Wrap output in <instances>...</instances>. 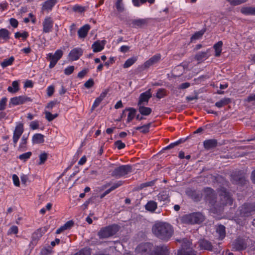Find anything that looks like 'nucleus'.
Instances as JSON below:
<instances>
[{
  "mask_svg": "<svg viewBox=\"0 0 255 255\" xmlns=\"http://www.w3.org/2000/svg\"><path fill=\"white\" fill-rule=\"evenodd\" d=\"M151 231L156 237L164 241H168L174 233L173 228L170 224L161 221L156 222L152 226Z\"/></svg>",
  "mask_w": 255,
  "mask_h": 255,
  "instance_id": "1",
  "label": "nucleus"
},
{
  "mask_svg": "<svg viewBox=\"0 0 255 255\" xmlns=\"http://www.w3.org/2000/svg\"><path fill=\"white\" fill-rule=\"evenodd\" d=\"M119 230V226L116 224H113L102 228L98 233L100 239L108 238L115 235Z\"/></svg>",
  "mask_w": 255,
  "mask_h": 255,
  "instance_id": "2",
  "label": "nucleus"
},
{
  "mask_svg": "<svg viewBox=\"0 0 255 255\" xmlns=\"http://www.w3.org/2000/svg\"><path fill=\"white\" fill-rule=\"evenodd\" d=\"M204 216L200 212H195L188 215H186L183 218L184 223L194 224H199L204 221Z\"/></svg>",
  "mask_w": 255,
  "mask_h": 255,
  "instance_id": "3",
  "label": "nucleus"
},
{
  "mask_svg": "<svg viewBox=\"0 0 255 255\" xmlns=\"http://www.w3.org/2000/svg\"><path fill=\"white\" fill-rule=\"evenodd\" d=\"M131 166L129 165H121L113 171L111 175L116 178H120L131 172Z\"/></svg>",
  "mask_w": 255,
  "mask_h": 255,
  "instance_id": "4",
  "label": "nucleus"
},
{
  "mask_svg": "<svg viewBox=\"0 0 255 255\" xmlns=\"http://www.w3.org/2000/svg\"><path fill=\"white\" fill-rule=\"evenodd\" d=\"M198 244L200 250L213 252L216 254H218L220 252V248L214 247L211 242L205 239H201L199 240L198 242Z\"/></svg>",
  "mask_w": 255,
  "mask_h": 255,
  "instance_id": "5",
  "label": "nucleus"
},
{
  "mask_svg": "<svg viewBox=\"0 0 255 255\" xmlns=\"http://www.w3.org/2000/svg\"><path fill=\"white\" fill-rule=\"evenodd\" d=\"M239 211L240 216L242 217H248L251 216L252 213L255 211V202L245 203L240 207Z\"/></svg>",
  "mask_w": 255,
  "mask_h": 255,
  "instance_id": "6",
  "label": "nucleus"
},
{
  "mask_svg": "<svg viewBox=\"0 0 255 255\" xmlns=\"http://www.w3.org/2000/svg\"><path fill=\"white\" fill-rule=\"evenodd\" d=\"M231 181L233 184L244 185L246 183L245 175L241 171L233 173L231 174Z\"/></svg>",
  "mask_w": 255,
  "mask_h": 255,
  "instance_id": "7",
  "label": "nucleus"
},
{
  "mask_svg": "<svg viewBox=\"0 0 255 255\" xmlns=\"http://www.w3.org/2000/svg\"><path fill=\"white\" fill-rule=\"evenodd\" d=\"M63 54V51L58 49L57 50L54 54L49 53L47 55V59L50 61L49 68H53L58 60L62 57Z\"/></svg>",
  "mask_w": 255,
  "mask_h": 255,
  "instance_id": "8",
  "label": "nucleus"
},
{
  "mask_svg": "<svg viewBox=\"0 0 255 255\" xmlns=\"http://www.w3.org/2000/svg\"><path fill=\"white\" fill-rule=\"evenodd\" d=\"M205 200L208 202L211 206H216V195L215 191L210 188H208L205 190Z\"/></svg>",
  "mask_w": 255,
  "mask_h": 255,
  "instance_id": "9",
  "label": "nucleus"
},
{
  "mask_svg": "<svg viewBox=\"0 0 255 255\" xmlns=\"http://www.w3.org/2000/svg\"><path fill=\"white\" fill-rule=\"evenodd\" d=\"M152 245L146 243L139 245L136 248V251L142 255H150L152 253Z\"/></svg>",
  "mask_w": 255,
  "mask_h": 255,
  "instance_id": "10",
  "label": "nucleus"
},
{
  "mask_svg": "<svg viewBox=\"0 0 255 255\" xmlns=\"http://www.w3.org/2000/svg\"><path fill=\"white\" fill-rule=\"evenodd\" d=\"M233 248L236 251L245 250L248 246L246 240L241 238H237L233 243Z\"/></svg>",
  "mask_w": 255,
  "mask_h": 255,
  "instance_id": "11",
  "label": "nucleus"
},
{
  "mask_svg": "<svg viewBox=\"0 0 255 255\" xmlns=\"http://www.w3.org/2000/svg\"><path fill=\"white\" fill-rule=\"evenodd\" d=\"M27 101H31V99L30 98L27 97L25 96L13 97L10 99L9 106L10 107L11 105L16 106L21 105Z\"/></svg>",
  "mask_w": 255,
  "mask_h": 255,
  "instance_id": "12",
  "label": "nucleus"
},
{
  "mask_svg": "<svg viewBox=\"0 0 255 255\" xmlns=\"http://www.w3.org/2000/svg\"><path fill=\"white\" fill-rule=\"evenodd\" d=\"M169 250L167 246L164 245L155 246L150 255H168Z\"/></svg>",
  "mask_w": 255,
  "mask_h": 255,
  "instance_id": "13",
  "label": "nucleus"
},
{
  "mask_svg": "<svg viewBox=\"0 0 255 255\" xmlns=\"http://www.w3.org/2000/svg\"><path fill=\"white\" fill-rule=\"evenodd\" d=\"M24 131L23 125L21 123H19L15 128V129L13 132V142L14 143V145L15 146V144L17 142L20 136L22 134Z\"/></svg>",
  "mask_w": 255,
  "mask_h": 255,
  "instance_id": "14",
  "label": "nucleus"
},
{
  "mask_svg": "<svg viewBox=\"0 0 255 255\" xmlns=\"http://www.w3.org/2000/svg\"><path fill=\"white\" fill-rule=\"evenodd\" d=\"M220 207L226 205H231L233 204V199L228 193L225 192L220 195Z\"/></svg>",
  "mask_w": 255,
  "mask_h": 255,
  "instance_id": "15",
  "label": "nucleus"
},
{
  "mask_svg": "<svg viewBox=\"0 0 255 255\" xmlns=\"http://www.w3.org/2000/svg\"><path fill=\"white\" fill-rule=\"evenodd\" d=\"M82 54L83 50L81 48H75L70 51L68 57L70 60L75 61L78 60Z\"/></svg>",
  "mask_w": 255,
  "mask_h": 255,
  "instance_id": "16",
  "label": "nucleus"
},
{
  "mask_svg": "<svg viewBox=\"0 0 255 255\" xmlns=\"http://www.w3.org/2000/svg\"><path fill=\"white\" fill-rule=\"evenodd\" d=\"M42 24L43 32L49 33L51 31L53 27V21L50 17H46Z\"/></svg>",
  "mask_w": 255,
  "mask_h": 255,
  "instance_id": "17",
  "label": "nucleus"
},
{
  "mask_svg": "<svg viewBox=\"0 0 255 255\" xmlns=\"http://www.w3.org/2000/svg\"><path fill=\"white\" fill-rule=\"evenodd\" d=\"M46 231L47 228L46 227L40 228L36 230L32 234V242H36Z\"/></svg>",
  "mask_w": 255,
  "mask_h": 255,
  "instance_id": "18",
  "label": "nucleus"
},
{
  "mask_svg": "<svg viewBox=\"0 0 255 255\" xmlns=\"http://www.w3.org/2000/svg\"><path fill=\"white\" fill-rule=\"evenodd\" d=\"M152 97L151 89H149L144 93H141L139 97L138 106L141 105L144 102L147 103L149 99Z\"/></svg>",
  "mask_w": 255,
  "mask_h": 255,
  "instance_id": "19",
  "label": "nucleus"
},
{
  "mask_svg": "<svg viewBox=\"0 0 255 255\" xmlns=\"http://www.w3.org/2000/svg\"><path fill=\"white\" fill-rule=\"evenodd\" d=\"M204 147L207 150H210L216 147L218 145V142L216 139H209L203 142Z\"/></svg>",
  "mask_w": 255,
  "mask_h": 255,
  "instance_id": "20",
  "label": "nucleus"
},
{
  "mask_svg": "<svg viewBox=\"0 0 255 255\" xmlns=\"http://www.w3.org/2000/svg\"><path fill=\"white\" fill-rule=\"evenodd\" d=\"M130 23H129L132 27H142L148 23L147 19H133L130 21Z\"/></svg>",
  "mask_w": 255,
  "mask_h": 255,
  "instance_id": "21",
  "label": "nucleus"
},
{
  "mask_svg": "<svg viewBox=\"0 0 255 255\" xmlns=\"http://www.w3.org/2000/svg\"><path fill=\"white\" fill-rule=\"evenodd\" d=\"M90 29V26L89 24H85L81 27L78 31L79 37L80 38L86 37Z\"/></svg>",
  "mask_w": 255,
  "mask_h": 255,
  "instance_id": "22",
  "label": "nucleus"
},
{
  "mask_svg": "<svg viewBox=\"0 0 255 255\" xmlns=\"http://www.w3.org/2000/svg\"><path fill=\"white\" fill-rule=\"evenodd\" d=\"M57 0H48L44 2L42 4V10H51L52 7L57 3Z\"/></svg>",
  "mask_w": 255,
  "mask_h": 255,
  "instance_id": "23",
  "label": "nucleus"
},
{
  "mask_svg": "<svg viewBox=\"0 0 255 255\" xmlns=\"http://www.w3.org/2000/svg\"><path fill=\"white\" fill-rule=\"evenodd\" d=\"M216 231L219 235L220 240L223 239L226 236L225 227L223 225H219L216 228Z\"/></svg>",
  "mask_w": 255,
  "mask_h": 255,
  "instance_id": "24",
  "label": "nucleus"
},
{
  "mask_svg": "<svg viewBox=\"0 0 255 255\" xmlns=\"http://www.w3.org/2000/svg\"><path fill=\"white\" fill-rule=\"evenodd\" d=\"M32 141L34 144H39L44 141V135L41 133H36L32 136Z\"/></svg>",
  "mask_w": 255,
  "mask_h": 255,
  "instance_id": "25",
  "label": "nucleus"
},
{
  "mask_svg": "<svg viewBox=\"0 0 255 255\" xmlns=\"http://www.w3.org/2000/svg\"><path fill=\"white\" fill-rule=\"evenodd\" d=\"M241 11L242 13L246 15H255V7H243Z\"/></svg>",
  "mask_w": 255,
  "mask_h": 255,
  "instance_id": "26",
  "label": "nucleus"
},
{
  "mask_svg": "<svg viewBox=\"0 0 255 255\" xmlns=\"http://www.w3.org/2000/svg\"><path fill=\"white\" fill-rule=\"evenodd\" d=\"M156 202L154 201H149L145 206V209L149 212H153L157 208Z\"/></svg>",
  "mask_w": 255,
  "mask_h": 255,
  "instance_id": "27",
  "label": "nucleus"
},
{
  "mask_svg": "<svg viewBox=\"0 0 255 255\" xmlns=\"http://www.w3.org/2000/svg\"><path fill=\"white\" fill-rule=\"evenodd\" d=\"M125 111L129 112L128 116L127 122L129 123L135 117H136V110L132 108H128L126 109Z\"/></svg>",
  "mask_w": 255,
  "mask_h": 255,
  "instance_id": "28",
  "label": "nucleus"
},
{
  "mask_svg": "<svg viewBox=\"0 0 255 255\" xmlns=\"http://www.w3.org/2000/svg\"><path fill=\"white\" fill-rule=\"evenodd\" d=\"M138 111L142 116H148L152 112V109L149 107H146L141 105L138 106Z\"/></svg>",
  "mask_w": 255,
  "mask_h": 255,
  "instance_id": "29",
  "label": "nucleus"
},
{
  "mask_svg": "<svg viewBox=\"0 0 255 255\" xmlns=\"http://www.w3.org/2000/svg\"><path fill=\"white\" fill-rule=\"evenodd\" d=\"M209 50H207L205 52H199L197 53L195 56V58L197 61H202L204 59L208 58L209 56Z\"/></svg>",
  "mask_w": 255,
  "mask_h": 255,
  "instance_id": "30",
  "label": "nucleus"
},
{
  "mask_svg": "<svg viewBox=\"0 0 255 255\" xmlns=\"http://www.w3.org/2000/svg\"><path fill=\"white\" fill-rule=\"evenodd\" d=\"M231 103V99L229 98H225L222 99L219 101L215 103V106L218 108H222L226 105H227L229 103Z\"/></svg>",
  "mask_w": 255,
  "mask_h": 255,
  "instance_id": "31",
  "label": "nucleus"
},
{
  "mask_svg": "<svg viewBox=\"0 0 255 255\" xmlns=\"http://www.w3.org/2000/svg\"><path fill=\"white\" fill-rule=\"evenodd\" d=\"M223 44V43L222 41H219L214 44L213 47L215 50V56L216 57H219L221 55Z\"/></svg>",
  "mask_w": 255,
  "mask_h": 255,
  "instance_id": "32",
  "label": "nucleus"
},
{
  "mask_svg": "<svg viewBox=\"0 0 255 255\" xmlns=\"http://www.w3.org/2000/svg\"><path fill=\"white\" fill-rule=\"evenodd\" d=\"M177 255H196V252L193 248L188 249V250H179Z\"/></svg>",
  "mask_w": 255,
  "mask_h": 255,
  "instance_id": "33",
  "label": "nucleus"
},
{
  "mask_svg": "<svg viewBox=\"0 0 255 255\" xmlns=\"http://www.w3.org/2000/svg\"><path fill=\"white\" fill-rule=\"evenodd\" d=\"M12 87H8L7 91L11 93H15L19 91V84L17 81H14L12 83Z\"/></svg>",
  "mask_w": 255,
  "mask_h": 255,
  "instance_id": "34",
  "label": "nucleus"
},
{
  "mask_svg": "<svg viewBox=\"0 0 255 255\" xmlns=\"http://www.w3.org/2000/svg\"><path fill=\"white\" fill-rule=\"evenodd\" d=\"M206 31V29H202L200 31L196 32L191 37L190 41L191 42H192L194 40L199 39L200 38L202 37L203 35L204 34V33Z\"/></svg>",
  "mask_w": 255,
  "mask_h": 255,
  "instance_id": "35",
  "label": "nucleus"
},
{
  "mask_svg": "<svg viewBox=\"0 0 255 255\" xmlns=\"http://www.w3.org/2000/svg\"><path fill=\"white\" fill-rule=\"evenodd\" d=\"M151 125V123H149L148 124L144 125L142 126L135 127L134 128L136 130H140V132L142 133H146L149 131Z\"/></svg>",
  "mask_w": 255,
  "mask_h": 255,
  "instance_id": "36",
  "label": "nucleus"
},
{
  "mask_svg": "<svg viewBox=\"0 0 255 255\" xmlns=\"http://www.w3.org/2000/svg\"><path fill=\"white\" fill-rule=\"evenodd\" d=\"M169 197L168 194L166 191H161L157 195L158 200L160 201H168Z\"/></svg>",
  "mask_w": 255,
  "mask_h": 255,
  "instance_id": "37",
  "label": "nucleus"
},
{
  "mask_svg": "<svg viewBox=\"0 0 255 255\" xmlns=\"http://www.w3.org/2000/svg\"><path fill=\"white\" fill-rule=\"evenodd\" d=\"M137 60V58L136 56L132 57L131 58L127 59L123 65L124 68H127L133 65Z\"/></svg>",
  "mask_w": 255,
  "mask_h": 255,
  "instance_id": "38",
  "label": "nucleus"
},
{
  "mask_svg": "<svg viewBox=\"0 0 255 255\" xmlns=\"http://www.w3.org/2000/svg\"><path fill=\"white\" fill-rule=\"evenodd\" d=\"M93 51L94 52H98L102 51L104 48V45H102L98 41H95L92 45Z\"/></svg>",
  "mask_w": 255,
  "mask_h": 255,
  "instance_id": "39",
  "label": "nucleus"
},
{
  "mask_svg": "<svg viewBox=\"0 0 255 255\" xmlns=\"http://www.w3.org/2000/svg\"><path fill=\"white\" fill-rule=\"evenodd\" d=\"M10 32L9 31L5 28H1L0 29V38L7 40L9 38Z\"/></svg>",
  "mask_w": 255,
  "mask_h": 255,
  "instance_id": "40",
  "label": "nucleus"
},
{
  "mask_svg": "<svg viewBox=\"0 0 255 255\" xmlns=\"http://www.w3.org/2000/svg\"><path fill=\"white\" fill-rule=\"evenodd\" d=\"M14 57L11 56L8 59H4L0 64L2 68H5L8 66L11 65L14 61Z\"/></svg>",
  "mask_w": 255,
  "mask_h": 255,
  "instance_id": "41",
  "label": "nucleus"
},
{
  "mask_svg": "<svg viewBox=\"0 0 255 255\" xmlns=\"http://www.w3.org/2000/svg\"><path fill=\"white\" fill-rule=\"evenodd\" d=\"M91 254V250L90 248L86 247L82 249H81L80 251H79L78 252L75 253L73 255H90Z\"/></svg>",
  "mask_w": 255,
  "mask_h": 255,
  "instance_id": "42",
  "label": "nucleus"
},
{
  "mask_svg": "<svg viewBox=\"0 0 255 255\" xmlns=\"http://www.w3.org/2000/svg\"><path fill=\"white\" fill-rule=\"evenodd\" d=\"M27 137L23 135L22 137L20 144L18 147V150L23 151L26 150V144L27 143Z\"/></svg>",
  "mask_w": 255,
  "mask_h": 255,
  "instance_id": "43",
  "label": "nucleus"
},
{
  "mask_svg": "<svg viewBox=\"0 0 255 255\" xmlns=\"http://www.w3.org/2000/svg\"><path fill=\"white\" fill-rule=\"evenodd\" d=\"M192 243L187 240H184L182 245H181V248L180 250H188V249H192Z\"/></svg>",
  "mask_w": 255,
  "mask_h": 255,
  "instance_id": "44",
  "label": "nucleus"
},
{
  "mask_svg": "<svg viewBox=\"0 0 255 255\" xmlns=\"http://www.w3.org/2000/svg\"><path fill=\"white\" fill-rule=\"evenodd\" d=\"M166 96V90L165 89L160 88L157 90L156 97L158 99H161Z\"/></svg>",
  "mask_w": 255,
  "mask_h": 255,
  "instance_id": "45",
  "label": "nucleus"
},
{
  "mask_svg": "<svg viewBox=\"0 0 255 255\" xmlns=\"http://www.w3.org/2000/svg\"><path fill=\"white\" fill-rule=\"evenodd\" d=\"M48 154L46 152H44L41 153L39 156V162L38 163L39 165L43 164L45 163L46 160L47 159Z\"/></svg>",
  "mask_w": 255,
  "mask_h": 255,
  "instance_id": "46",
  "label": "nucleus"
},
{
  "mask_svg": "<svg viewBox=\"0 0 255 255\" xmlns=\"http://www.w3.org/2000/svg\"><path fill=\"white\" fill-rule=\"evenodd\" d=\"M123 0H117L116 3V7L119 12H123L124 10V7L122 3Z\"/></svg>",
  "mask_w": 255,
  "mask_h": 255,
  "instance_id": "47",
  "label": "nucleus"
},
{
  "mask_svg": "<svg viewBox=\"0 0 255 255\" xmlns=\"http://www.w3.org/2000/svg\"><path fill=\"white\" fill-rule=\"evenodd\" d=\"M32 155V153L30 151L23 153L20 154L18 158L21 160L26 161L27 159L29 158L31 155Z\"/></svg>",
  "mask_w": 255,
  "mask_h": 255,
  "instance_id": "48",
  "label": "nucleus"
},
{
  "mask_svg": "<svg viewBox=\"0 0 255 255\" xmlns=\"http://www.w3.org/2000/svg\"><path fill=\"white\" fill-rule=\"evenodd\" d=\"M161 59V55L159 54L155 55L149 58V60L151 61L152 65L157 63Z\"/></svg>",
  "mask_w": 255,
  "mask_h": 255,
  "instance_id": "49",
  "label": "nucleus"
},
{
  "mask_svg": "<svg viewBox=\"0 0 255 255\" xmlns=\"http://www.w3.org/2000/svg\"><path fill=\"white\" fill-rule=\"evenodd\" d=\"M231 5L236 6L246 2L248 0H227Z\"/></svg>",
  "mask_w": 255,
  "mask_h": 255,
  "instance_id": "50",
  "label": "nucleus"
},
{
  "mask_svg": "<svg viewBox=\"0 0 255 255\" xmlns=\"http://www.w3.org/2000/svg\"><path fill=\"white\" fill-rule=\"evenodd\" d=\"M181 142H182V139H179V140H178V141H176L175 142L171 143L169 145H168L166 147L163 148L162 150H167V149H170L173 148L175 146L178 145V144L181 143Z\"/></svg>",
  "mask_w": 255,
  "mask_h": 255,
  "instance_id": "51",
  "label": "nucleus"
},
{
  "mask_svg": "<svg viewBox=\"0 0 255 255\" xmlns=\"http://www.w3.org/2000/svg\"><path fill=\"white\" fill-rule=\"evenodd\" d=\"M14 36L16 38H18L21 37L24 40H25L28 36V33L26 31H24L22 33H20L19 32H17L15 33Z\"/></svg>",
  "mask_w": 255,
  "mask_h": 255,
  "instance_id": "52",
  "label": "nucleus"
},
{
  "mask_svg": "<svg viewBox=\"0 0 255 255\" xmlns=\"http://www.w3.org/2000/svg\"><path fill=\"white\" fill-rule=\"evenodd\" d=\"M6 102L7 98L6 97H3L0 100V111L5 109Z\"/></svg>",
  "mask_w": 255,
  "mask_h": 255,
  "instance_id": "53",
  "label": "nucleus"
},
{
  "mask_svg": "<svg viewBox=\"0 0 255 255\" xmlns=\"http://www.w3.org/2000/svg\"><path fill=\"white\" fill-rule=\"evenodd\" d=\"M115 145L117 146L118 149H122L126 147V144L120 140L116 141L115 142Z\"/></svg>",
  "mask_w": 255,
  "mask_h": 255,
  "instance_id": "54",
  "label": "nucleus"
},
{
  "mask_svg": "<svg viewBox=\"0 0 255 255\" xmlns=\"http://www.w3.org/2000/svg\"><path fill=\"white\" fill-rule=\"evenodd\" d=\"M18 231V227L16 226H11L8 231L7 234H16Z\"/></svg>",
  "mask_w": 255,
  "mask_h": 255,
  "instance_id": "55",
  "label": "nucleus"
},
{
  "mask_svg": "<svg viewBox=\"0 0 255 255\" xmlns=\"http://www.w3.org/2000/svg\"><path fill=\"white\" fill-rule=\"evenodd\" d=\"M74 70V66H70L67 67L64 70V74L66 75H69L72 74Z\"/></svg>",
  "mask_w": 255,
  "mask_h": 255,
  "instance_id": "56",
  "label": "nucleus"
},
{
  "mask_svg": "<svg viewBox=\"0 0 255 255\" xmlns=\"http://www.w3.org/2000/svg\"><path fill=\"white\" fill-rule=\"evenodd\" d=\"M94 85V82L93 79H90L84 83V86L89 89L93 87Z\"/></svg>",
  "mask_w": 255,
  "mask_h": 255,
  "instance_id": "57",
  "label": "nucleus"
},
{
  "mask_svg": "<svg viewBox=\"0 0 255 255\" xmlns=\"http://www.w3.org/2000/svg\"><path fill=\"white\" fill-rule=\"evenodd\" d=\"M74 222L72 220H70L67 222L64 225H63L64 229L68 230L71 228L74 225Z\"/></svg>",
  "mask_w": 255,
  "mask_h": 255,
  "instance_id": "58",
  "label": "nucleus"
},
{
  "mask_svg": "<svg viewBox=\"0 0 255 255\" xmlns=\"http://www.w3.org/2000/svg\"><path fill=\"white\" fill-rule=\"evenodd\" d=\"M96 196H92L84 203L83 206H84L85 208H87L89 204L94 203L95 202V200H96Z\"/></svg>",
  "mask_w": 255,
  "mask_h": 255,
  "instance_id": "59",
  "label": "nucleus"
},
{
  "mask_svg": "<svg viewBox=\"0 0 255 255\" xmlns=\"http://www.w3.org/2000/svg\"><path fill=\"white\" fill-rule=\"evenodd\" d=\"M88 69L85 68L78 73L77 77L79 78H83L89 72Z\"/></svg>",
  "mask_w": 255,
  "mask_h": 255,
  "instance_id": "60",
  "label": "nucleus"
},
{
  "mask_svg": "<svg viewBox=\"0 0 255 255\" xmlns=\"http://www.w3.org/2000/svg\"><path fill=\"white\" fill-rule=\"evenodd\" d=\"M73 10L74 11H78L80 12H82L85 11V8L82 6H80L78 5H75L73 7Z\"/></svg>",
  "mask_w": 255,
  "mask_h": 255,
  "instance_id": "61",
  "label": "nucleus"
},
{
  "mask_svg": "<svg viewBox=\"0 0 255 255\" xmlns=\"http://www.w3.org/2000/svg\"><path fill=\"white\" fill-rule=\"evenodd\" d=\"M30 128L34 130L37 129L39 128V123L37 121H32L30 124Z\"/></svg>",
  "mask_w": 255,
  "mask_h": 255,
  "instance_id": "62",
  "label": "nucleus"
},
{
  "mask_svg": "<svg viewBox=\"0 0 255 255\" xmlns=\"http://www.w3.org/2000/svg\"><path fill=\"white\" fill-rule=\"evenodd\" d=\"M45 118L46 119V120L48 121L51 122L53 120V114H52L50 112H48V111H45Z\"/></svg>",
  "mask_w": 255,
  "mask_h": 255,
  "instance_id": "63",
  "label": "nucleus"
},
{
  "mask_svg": "<svg viewBox=\"0 0 255 255\" xmlns=\"http://www.w3.org/2000/svg\"><path fill=\"white\" fill-rule=\"evenodd\" d=\"M9 22L10 25L14 28L17 27L18 26V22L16 19L14 18H11L9 19Z\"/></svg>",
  "mask_w": 255,
  "mask_h": 255,
  "instance_id": "64",
  "label": "nucleus"
}]
</instances>
